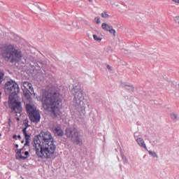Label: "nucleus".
Returning a JSON list of instances; mask_svg holds the SVG:
<instances>
[{
	"instance_id": "f257e3e1",
	"label": "nucleus",
	"mask_w": 179,
	"mask_h": 179,
	"mask_svg": "<svg viewBox=\"0 0 179 179\" xmlns=\"http://www.w3.org/2000/svg\"><path fill=\"white\" fill-rule=\"evenodd\" d=\"M41 101L44 111L50 114L52 117H56L61 114L62 100L55 87H46L41 90V95L38 97Z\"/></svg>"
},
{
	"instance_id": "f03ea898",
	"label": "nucleus",
	"mask_w": 179,
	"mask_h": 179,
	"mask_svg": "<svg viewBox=\"0 0 179 179\" xmlns=\"http://www.w3.org/2000/svg\"><path fill=\"white\" fill-rule=\"evenodd\" d=\"M34 148L36 157L41 159H52L55 157L57 146L51 132L42 131L38 140L34 141Z\"/></svg>"
},
{
	"instance_id": "7ed1b4c3",
	"label": "nucleus",
	"mask_w": 179,
	"mask_h": 179,
	"mask_svg": "<svg viewBox=\"0 0 179 179\" xmlns=\"http://www.w3.org/2000/svg\"><path fill=\"white\" fill-rule=\"evenodd\" d=\"M3 57L9 60L11 59V62H17L22 59V52L16 50L12 45H7L5 48V50L2 53Z\"/></svg>"
},
{
	"instance_id": "20e7f679",
	"label": "nucleus",
	"mask_w": 179,
	"mask_h": 179,
	"mask_svg": "<svg viewBox=\"0 0 179 179\" xmlns=\"http://www.w3.org/2000/svg\"><path fill=\"white\" fill-rule=\"evenodd\" d=\"M26 110L29 115V120L32 122H39L41 120V114L36 108L31 104H26Z\"/></svg>"
},
{
	"instance_id": "39448f33",
	"label": "nucleus",
	"mask_w": 179,
	"mask_h": 179,
	"mask_svg": "<svg viewBox=\"0 0 179 179\" xmlns=\"http://www.w3.org/2000/svg\"><path fill=\"white\" fill-rule=\"evenodd\" d=\"M5 90L12 94L13 96H16L20 93V90L17 83L10 80L6 83L5 85Z\"/></svg>"
},
{
	"instance_id": "423d86ee",
	"label": "nucleus",
	"mask_w": 179,
	"mask_h": 179,
	"mask_svg": "<svg viewBox=\"0 0 179 179\" xmlns=\"http://www.w3.org/2000/svg\"><path fill=\"white\" fill-rule=\"evenodd\" d=\"M66 135L68 138H71L73 143L79 145L80 140L79 139V133L74 127H69L66 129Z\"/></svg>"
},
{
	"instance_id": "0eeeda50",
	"label": "nucleus",
	"mask_w": 179,
	"mask_h": 179,
	"mask_svg": "<svg viewBox=\"0 0 179 179\" xmlns=\"http://www.w3.org/2000/svg\"><path fill=\"white\" fill-rule=\"evenodd\" d=\"M9 108L12 110V112L15 114H20L22 111V104L20 101H17L14 98L9 99Z\"/></svg>"
},
{
	"instance_id": "6e6552de",
	"label": "nucleus",
	"mask_w": 179,
	"mask_h": 179,
	"mask_svg": "<svg viewBox=\"0 0 179 179\" xmlns=\"http://www.w3.org/2000/svg\"><path fill=\"white\" fill-rule=\"evenodd\" d=\"M22 87H24L22 88V92H24V97H25L27 100H29V101H31V98L30 92L32 93L34 92L32 84L29 82H24L22 83Z\"/></svg>"
},
{
	"instance_id": "1a4fd4ad",
	"label": "nucleus",
	"mask_w": 179,
	"mask_h": 179,
	"mask_svg": "<svg viewBox=\"0 0 179 179\" xmlns=\"http://www.w3.org/2000/svg\"><path fill=\"white\" fill-rule=\"evenodd\" d=\"M29 157V151L27 150L25 146L15 150V159L18 160H26Z\"/></svg>"
},
{
	"instance_id": "9d476101",
	"label": "nucleus",
	"mask_w": 179,
	"mask_h": 179,
	"mask_svg": "<svg viewBox=\"0 0 179 179\" xmlns=\"http://www.w3.org/2000/svg\"><path fill=\"white\" fill-rule=\"evenodd\" d=\"M101 28L103 31L110 32V34H113L115 37L116 31L115 29H113L111 25H109L108 24L103 22L101 24Z\"/></svg>"
},
{
	"instance_id": "9b49d317",
	"label": "nucleus",
	"mask_w": 179,
	"mask_h": 179,
	"mask_svg": "<svg viewBox=\"0 0 179 179\" xmlns=\"http://www.w3.org/2000/svg\"><path fill=\"white\" fill-rule=\"evenodd\" d=\"M75 100L78 101L79 103H82V100H83V92L82 91L78 90L75 92L74 94Z\"/></svg>"
},
{
	"instance_id": "f8f14e48",
	"label": "nucleus",
	"mask_w": 179,
	"mask_h": 179,
	"mask_svg": "<svg viewBox=\"0 0 179 179\" xmlns=\"http://www.w3.org/2000/svg\"><path fill=\"white\" fill-rule=\"evenodd\" d=\"M53 132L55 136H64V131L62 129L61 127H57L54 129Z\"/></svg>"
},
{
	"instance_id": "ddd939ff",
	"label": "nucleus",
	"mask_w": 179,
	"mask_h": 179,
	"mask_svg": "<svg viewBox=\"0 0 179 179\" xmlns=\"http://www.w3.org/2000/svg\"><path fill=\"white\" fill-rule=\"evenodd\" d=\"M137 143L141 147L144 148V149H147L145 141L142 138H137Z\"/></svg>"
},
{
	"instance_id": "4468645a",
	"label": "nucleus",
	"mask_w": 179,
	"mask_h": 179,
	"mask_svg": "<svg viewBox=\"0 0 179 179\" xmlns=\"http://www.w3.org/2000/svg\"><path fill=\"white\" fill-rule=\"evenodd\" d=\"M27 127H26L25 128L22 129V133L24 134V136H25V140L27 141L30 140V135H29L27 132Z\"/></svg>"
},
{
	"instance_id": "2eb2a0df",
	"label": "nucleus",
	"mask_w": 179,
	"mask_h": 179,
	"mask_svg": "<svg viewBox=\"0 0 179 179\" xmlns=\"http://www.w3.org/2000/svg\"><path fill=\"white\" fill-rule=\"evenodd\" d=\"M124 88L126 90H129L130 92H134V87L132 85H125Z\"/></svg>"
},
{
	"instance_id": "dca6fc26",
	"label": "nucleus",
	"mask_w": 179,
	"mask_h": 179,
	"mask_svg": "<svg viewBox=\"0 0 179 179\" xmlns=\"http://www.w3.org/2000/svg\"><path fill=\"white\" fill-rule=\"evenodd\" d=\"M4 75H5L4 73L0 70V85L4 80Z\"/></svg>"
},
{
	"instance_id": "f3484780",
	"label": "nucleus",
	"mask_w": 179,
	"mask_h": 179,
	"mask_svg": "<svg viewBox=\"0 0 179 179\" xmlns=\"http://www.w3.org/2000/svg\"><path fill=\"white\" fill-rule=\"evenodd\" d=\"M101 17L104 19H108L109 17V15L107 13V12H103L101 14Z\"/></svg>"
},
{
	"instance_id": "a211bd4d",
	"label": "nucleus",
	"mask_w": 179,
	"mask_h": 179,
	"mask_svg": "<svg viewBox=\"0 0 179 179\" xmlns=\"http://www.w3.org/2000/svg\"><path fill=\"white\" fill-rule=\"evenodd\" d=\"M93 38L96 41L100 42L102 38H99V36H97V35H93Z\"/></svg>"
},
{
	"instance_id": "6ab92c4d",
	"label": "nucleus",
	"mask_w": 179,
	"mask_h": 179,
	"mask_svg": "<svg viewBox=\"0 0 179 179\" xmlns=\"http://www.w3.org/2000/svg\"><path fill=\"white\" fill-rule=\"evenodd\" d=\"M174 21L178 24V27L179 28V17H175Z\"/></svg>"
},
{
	"instance_id": "aec40b11",
	"label": "nucleus",
	"mask_w": 179,
	"mask_h": 179,
	"mask_svg": "<svg viewBox=\"0 0 179 179\" xmlns=\"http://www.w3.org/2000/svg\"><path fill=\"white\" fill-rule=\"evenodd\" d=\"M171 117L172 120H176L177 117H178V115L176 114H175V113H172L171 115Z\"/></svg>"
},
{
	"instance_id": "412c9836",
	"label": "nucleus",
	"mask_w": 179,
	"mask_h": 179,
	"mask_svg": "<svg viewBox=\"0 0 179 179\" xmlns=\"http://www.w3.org/2000/svg\"><path fill=\"white\" fill-rule=\"evenodd\" d=\"M148 153H149L150 155H151V156H152L153 157H157V154H156V152H155L149 151Z\"/></svg>"
},
{
	"instance_id": "4be33fe9",
	"label": "nucleus",
	"mask_w": 179,
	"mask_h": 179,
	"mask_svg": "<svg viewBox=\"0 0 179 179\" xmlns=\"http://www.w3.org/2000/svg\"><path fill=\"white\" fill-rule=\"evenodd\" d=\"M94 20H95V22H96V23L97 24H99L101 23V21H100V19H99V17H96L95 19H94Z\"/></svg>"
},
{
	"instance_id": "5701e85b",
	"label": "nucleus",
	"mask_w": 179,
	"mask_h": 179,
	"mask_svg": "<svg viewBox=\"0 0 179 179\" xmlns=\"http://www.w3.org/2000/svg\"><path fill=\"white\" fill-rule=\"evenodd\" d=\"M172 1L174 2L175 3L179 4V0H172Z\"/></svg>"
},
{
	"instance_id": "b1692460",
	"label": "nucleus",
	"mask_w": 179,
	"mask_h": 179,
	"mask_svg": "<svg viewBox=\"0 0 179 179\" xmlns=\"http://www.w3.org/2000/svg\"><path fill=\"white\" fill-rule=\"evenodd\" d=\"M17 136L16 134H14V136H13V138L17 140Z\"/></svg>"
},
{
	"instance_id": "393cba45",
	"label": "nucleus",
	"mask_w": 179,
	"mask_h": 179,
	"mask_svg": "<svg viewBox=\"0 0 179 179\" xmlns=\"http://www.w3.org/2000/svg\"><path fill=\"white\" fill-rule=\"evenodd\" d=\"M17 138H18V139H21V136H20V135H18V136H17Z\"/></svg>"
},
{
	"instance_id": "a878e982",
	"label": "nucleus",
	"mask_w": 179,
	"mask_h": 179,
	"mask_svg": "<svg viewBox=\"0 0 179 179\" xmlns=\"http://www.w3.org/2000/svg\"><path fill=\"white\" fill-rule=\"evenodd\" d=\"M19 147L18 144H15V148H17Z\"/></svg>"
},
{
	"instance_id": "bb28decb",
	"label": "nucleus",
	"mask_w": 179,
	"mask_h": 179,
	"mask_svg": "<svg viewBox=\"0 0 179 179\" xmlns=\"http://www.w3.org/2000/svg\"><path fill=\"white\" fill-rule=\"evenodd\" d=\"M1 99V92L0 91V100Z\"/></svg>"
},
{
	"instance_id": "cd10ccee",
	"label": "nucleus",
	"mask_w": 179,
	"mask_h": 179,
	"mask_svg": "<svg viewBox=\"0 0 179 179\" xmlns=\"http://www.w3.org/2000/svg\"><path fill=\"white\" fill-rule=\"evenodd\" d=\"M88 1H89V2H92V0H88Z\"/></svg>"
},
{
	"instance_id": "c85d7f7f",
	"label": "nucleus",
	"mask_w": 179,
	"mask_h": 179,
	"mask_svg": "<svg viewBox=\"0 0 179 179\" xmlns=\"http://www.w3.org/2000/svg\"><path fill=\"white\" fill-rule=\"evenodd\" d=\"M17 120H18V121H19V120H20V118H17Z\"/></svg>"
},
{
	"instance_id": "c756f323",
	"label": "nucleus",
	"mask_w": 179,
	"mask_h": 179,
	"mask_svg": "<svg viewBox=\"0 0 179 179\" xmlns=\"http://www.w3.org/2000/svg\"><path fill=\"white\" fill-rule=\"evenodd\" d=\"M108 69H110V66H108Z\"/></svg>"
},
{
	"instance_id": "7c9ffc66",
	"label": "nucleus",
	"mask_w": 179,
	"mask_h": 179,
	"mask_svg": "<svg viewBox=\"0 0 179 179\" xmlns=\"http://www.w3.org/2000/svg\"><path fill=\"white\" fill-rule=\"evenodd\" d=\"M1 136V134H0V136Z\"/></svg>"
},
{
	"instance_id": "2f4dec72",
	"label": "nucleus",
	"mask_w": 179,
	"mask_h": 179,
	"mask_svg": "<svg viewBox=\"0 0 179 179\" xmlns=\"http://www.w3.org/2000/svg\"><path fill=\"white\" fill-rule=\"evenodd\" d=\"M178 87H179V84H178Z\"/></svg>"
}]
</instances>
